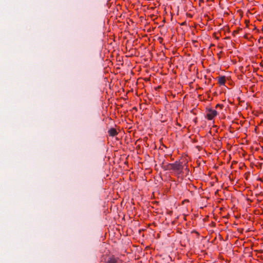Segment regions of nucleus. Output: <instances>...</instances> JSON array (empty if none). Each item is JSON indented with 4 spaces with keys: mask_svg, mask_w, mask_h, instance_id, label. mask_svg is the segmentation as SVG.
<instances>
[{
    "mask_svg": "<svg viewBox=\"0 0 263 263\" xmlns=\"http://www.w3.org/2000/svg\"><path fill=\"white\" fill-rule=\"evenodd\" d=\"M164 171H171L177 176H179L183 172V166L182 163L180 161H176L173 163H167L162 166Z\"/></svg>",
    "mask_w": 263,
    "mask_h": 263,
    "instance_id": "f257e3e1",
    "label": "nucleus"
},
{
    "mask_svg": "<svg viewBox=\"0 0 263 263\" xmlns=\"http://www.w3.org/2000/svg\"><path fill=\"white\" fill-rule=\"evenodd\" d=\"M206 116L205 118L208 120H214V118L218 115V112L214 109H213L211 108H206Z\"/></svg>",
    "mask_w": 263,
    "mask_h": 263,
    "instance_id": "f03ea898",
    "label": "nucleus"
},
{
    "mask_svg": "<svg viewBox=\"0 0 263 263\" xmlns=\"http://www.w3.org/2000/svg\"><path fill=\"white\" fill-rule=\"evenodd\" d=\"M105 263H123V261L119 257L112 255L107 259Z\"/></svg>",
    "mask_w": 263,
    "mask_h": 263,
    "instance_id": "7ed1b4c3",
    "label": "nucleus"
},
{
    "mask_svg": "<svg viewBox=\"0 0 263 263\" xmlns=\"http://www.w3.org/2000/svg\"><path fill=\"white\" fill-rule=\"evenodd\" d=\"M218 83L220 85H224L226 82V78L225 76H221L217 78Z\"/></svg>",
    "mask_w": 263,
    "mask_h": 263,
    "instance_id": "20e7f679",
    "label": "nucleus"
},
{
    "mask_svg": "<svg viewBox=\"0 0 263 263\" xmlns=\"http://www.w3.org/2000/svg\"><path fill=\"white\" fill-rule=\"evenodd\" d=\"M108 133L109 136L111 137H114L118 134V132L115 128H111L110 129H109L108 131Z\"/></svg>",
    "mask_w": 263,
    "mask_h": 263,
    "instance_id": "39448f33",
    "label": "nucleus"
},
{
    "mask_svg": "<svg viewBox=\"0 0 263 263\" xmlns=\"http://www.w3.org/2000/svg\"><path fill=\"white\" fill-rule=\"evenodd\" d=\"M223 107V105L222 104H217L216 106H215V108L216 109L219 108L220 109H222Z\"/></svg>",
    "mask_w": 263,
    "mask_h": 263,
    "instance_id": "423d86ee",
    "label": "nucleus"
},
{
    "mask_svg": "<svg viewBox=\"0 0 263 263\" xmlns=\"http://www.w3.org/2000/svg\"><path fill=\"white\" fill-rule=\"evenodd\" d=\"M219 59L220 58V53L217 54Z\"/></svg>",
    "mask_w": 263,
    "mask_h": 263,
    "instance_id": "0eeeda50",
    "label": "nucleus"
},
{
    "mask_svg": "<svg viewBox=\"0 0 263 263\" xmlns=\"http://www.w3.org/2000/svg\"><path fill=\"white\" fill-rule=\"evenodd\" d=\"M216 39L217 40H218V39H219V37H217V36H216Z\"/></svg>",
    "mask_w": 263,
    "mask_h": 263,
    "instance_id": "6e6552de",
    "label": "nucleus"
},
{
    "mask_svg": "<svg viewBox=\"0 0 263 263\" xmlns=\"http://www.w3.org/2000/svg\"><path fill=\"white\" fill-rule=\"evenodd\" d=\"M200 2H202V1H203V0H200Z\"/></svg>",
    "mask_w": 263,
    "mask_h": 263,
    "instance_id": "1a4fd4ad",
    "label": "nucleus"
},
{
    "mask_svg": "<svg viewBox=\"0 0 263 263\" xmlns=\"http://www.w3.org/2000/svg\"><path fill=\"white\" fill-rule=\"evenodd\" d=\"M200 2H202V1H203V0H200Z\"/></svg>",
    "mask_w": 263,
    "mask_h": 263,
    "instance_id": "9d476101",
    "label": "nucleus"
}]
</instances>
